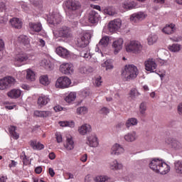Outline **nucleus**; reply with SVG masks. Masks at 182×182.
I'll return each instance as SVG.
<instances>
[{
	"instance_id": "1",
	"label": "nucleus",
	"mask_w": 182,
	"mask_h": 182,
	"mask_svg": "<svg viewBox=\"0 0 182 182\" xmlns=\"http://www.w3.org/2000/svg\"><path fill=\"white\" fill-rule=\"evenodd\" d=\"M149 168L155 173H159V174H167L170 171V166L163 161L154 159L149 163Z\"/></svg>"
},
{
	"instance_id": "2",
	"label": "nucleus",
	"mask_w": 182,
	"mask_h": 182,
	"mask_svg": "<svg viewBox=\"0 0 182 182\" xmlns=\"http://www.w3.org/2000/svg\"><path fill=\"white\" fill-rule=\"evenodd\" d=\"M139 75V70L134 65H126L122 69L121 76L124 82H129L136 79Z\"/></svg>"
},
{
	"instance_id": "3",
	"label": "nucleus",
	"mask_w": 182,
	"mask_h": 182,
	"mask_svg": "<svg viewBox=\"0 0 182 182\" xmlns=\"http://www.w3.org/2000/svg\"><path fill=\"white\" fill-rule=\"evenodd\" d=\"M126 50L127 52L139 55L141 52H143V45L140 41H132L126 45Z\"/></svg>"
},
{
	"instance_id": "4",
	"label": "nucleus",
	"mask_w": 182,
	"mask_h": 182,
	"mask_svg": "<svg viewBox=\"0 0 182 182\" xmlns=\"http://www.w3.org/2000/svg\"><path fill=\"white\" fill-rule=\"evenodd\" d=\"M90 39H92V34L90 33H85L83 36L77 38L75 45L77 48H86L89 45Z\"/></svg>"
},
{
	"instance_id": "5",
	"label": "nucleus",
	"mask_w": 182,
	"mask_h": 182,
	"mask_svg": "<svg viewBox=\"0 0 182 182\" xmlns=\"http://www.w3.org/2000/svg\"><path fill=\"white\" fill-rule=\"evenodd\" d=\"M16 83V80L14 77L7 76L0 80V90L9 89Z\"/></svg>"
},
{
	"instance_id": "6",
	"label": "nucleus",
	"mask_w": 182,
	"mask_h": 182,
	"mask_svg": "<svg viewBox=\"0 0 182 182\" xmlns=\"http://www.w3.org/2000/svg\"><path fill=\"white\" fill-rule=\"evenodd\" d=\"M53 33L55 36L59 38H72V31L70 30V28L66 26L60 28L58 31V33H56V31H54Z\"/></svg>"
},
{
	"instance_id": "7",
	"label": "nucleus",
	"mask_w": 182,
	"mask_h": 182,
	"mask_svg": "<svg viewBox=\"0 0 182 182\" xmlns=\"http://www.w3.org/2000/svg\"><path fill=\"white\" fill-rule=\"evenodd\" d=\"M72 84V81L68 77H60L55 82V87L58 89H66Z\"/></svg>"
},
{
	"instance_id": "8",
	"label": "nucleus",
	"mask_w": 182,
	"mask_h": 182,
	"mask_svg": "<svg viewBox=\"0 0 182 182\" xmlns=\"http://www.w3.org/2000/svg\"><path fill=\"white\" fill-rule=\"evenodd\" d=\"M166 143L169 144L171 149L174 151H180V150H182V143L177 139L169 138L166 140Z\"/></svg>"
},
{
	"instance_id": "9",
	"label": "nucleus",
	"mask_w": 182,
	"mask_h": 182,
	"mask_svg": "<svg viewBox=\"0 0 182 182\" xmlns=\"http://www.w3.org/2000/svg\"><path fill=\"white\" fill-rule=\"evenodd\" d=\"M48 22L50 25H58L62 22V16L58 11H53L48 18Z\"/></svg>"
},
{
	"instance_id": "10",
	"label": "nucleus",
	"mask_w": 182,
	"mask_h": 182,
	"mask_svg": "<svg viewBox=\"0 0 182 182\" xmlns=\"http://www.w3.org/2000/svg\"><path fill=\"white\" fill-rule=\"evenodd\" d=\"M109 45V37L104 36L102 37L98 44H97L95 48V52H100L102 53V50H105L107 46Z\"/></svg>"
},
{
	"instance_id": "11",
	"label": "nucleus",
	"mask_w": 182,
	"mask_h": 182,
	"mask_svg": "<svg viewBox=\"0 0 182 182\" xmlns=\"http://www.w3.org/2000/svg\"><path fill=\"white\" fill-rule=\"evenodd\" d=\"M86 144L90 147H97L99 146V139L95 134H92L86 137Z\"/></svg>"
},
{
	"instance_id": "12",
	"label": "nucleus",
	"mask_w": 182,
	"mask_h": 182,
	"mask_svg": "<svg viewBox=\"0 0 182 182\" xmlns=\"http://www.w3.org/2000/svg\"><path fill=\"white\" fill-rule=\"evenodd\" d=\"M144 65L146 70L148 72L154 73L156 72V69H157V64L156 63V60L153 58H149L145 61Z\"/></svg>"
},
{
	"instance_id": "13",
	"label": "nucleus",
	"mask_w": 182,
	"mask_h": 182,
	"mask_svg": "<svg viewBox=\"0 0 182 182\" xmlns=\"http://www.w3.org/2000/svg\"><path fill=\"white\" fill-rule=\"evenodd\" d=\"M60 72L63 75H72L73 73V65L66 63L60 65Z\"/></svg>"
},
{
	"instance_id": "14",
	"label": "nucleus",
	"mask_w": 182,
	"mask_h": 182,
	"mask_svg": "<svg viewBox=\"0 0 182 182\" xmlns=\"http://www.w3.org/2000/svg\"><path fill=\"white\" fill-rule=\"evenodd\" d=\"M122 26V20L117 18L111 21L108 24V29L109 32H116L118 29H120Z\"/></svg>"
},
{
	"instance_id": "15",
	"label": "nucleus",
	"mask_w": 182,
	"mask_h": 182,
	"mask_svg": "<svg viewBox=\"0 0 182 182\" xmlns=\"http://www.w3.org/2000/svg\"><path fill=\"white\" fill-rule=\"evenodd\" d=\"M147 17V14L144 12H138L134 13L130 16V21L134 22V23H137V22H140V21H143V19H146Z\"/></svg>"
},
{
	"instance_id": "16",
	"label": "nucleus",
	"mask_w": 182,
	"mask_h": 182,
	"mask_svg": "<svg viewBox=\"0 0 182 182\" xmlns=\"http://www.w3.org/2000/svg\"><path fill=\"white\" fill-rule=\"evenodd\" d=\"M65 6L69 11H77L80 8V3L76 0H67Z\"/></svg>"
},
{
	"instance_id": "17",
	"label": "nucleus",
	"mask_w": 182,
	"mask_h": 182,
	"mask_svg": "<svg viewBox=\"0 0 182 182\" xmlns=\"http://www.w3.org/2000/svg\"><path fill=\"white\" fill-rule=\"evenodd\" d=\"M123 38H117L113 41L112 49L114 55H117L123 49Z\"/></svg>"
},
{
	"instance_id": "18",
	"label": "nucleus",
	"mask_w": 182,
	"mask_h": 182,
	"mask_svg": "<svg viewBox=\"0 0 182 182\" xmlns=\"http://www.w3.org/2000/svg\"><path fill=\"white\" fill-rule=\"evenodd\" d=\"M77 132L81 136H86L92 133V126L89 124H84L78 127Z\"/></svg>"
},
{
	"instance_id": "19",
	"label": "nucleus",
	"mask_w": 182,
	"mask_h": 182,
	"mask_svg": "<svg viewBox=\"0 0 182 182\" xmlns=\"http://www.w3.org/2000/svg\"><path fill=\"white\" fill-rule=\"evenodd\" d=\"M88 21L90 23H99V21H100V15L95 11H91L88 15Z\"/></svg>"
},
{
	"instance_id": "20",
	"label": "nucleus",
	"mask_w": 182,
	"mask_h": 182,
	"mask_svg": "<svg viewBox=\"0 0 182 182\" xmlns=\"http://www.w3.org/2000/svg\"><path fill=\"white\" fill-rule=\"evenodd\" d=\"M124 153V148L119 144H115L112 146L111 149V154L112 156H120Z\"/></svg>"
},
{
	"instance_id": "21",
	"label": "nucleus",
	"mask_w": 182,
	"mask_h": 182,
	"mask_svg": "<svg viewBox=\"0 0 182 182\" xmlns=\"http://www.w3.org/2000/svg\"><path fill=\"white\" fill-rule=\"evenodd\" d=\"M55 52L58 56L64 59H69L70 58V52L63 47H58L56 48Z\"/></svg>"
},
{
	"instance_id": "22",
	"label": "nucleus",
	"mask_w": 182,
	"mask_h": 182,
	"mask_svg": "<svg viewBox=\"0 0 182 182\" xmlns=\"http://www.w3.org/2000/svg\"><path fill=\"white\" fill-rule=\"evenodd\" d=\"M28 60V56L25 54H18L14 58V65L16 66H22V62Z\"/></svg>"
},
{
	"instance_id": "23",
	"label": "nucleus",
	"mask_w": 182,
	"mask_h": 182,
	"mask_svg": "<svg viewBox=\"0 0 182 182\" xmlns=\"http://www.w3.org/2000/svg\"><path fill=\"white\" fill-rule=\"evenodd\" d=\"M124 139L127 143H133L137 140V134L136 132L127 133L124 136Z\"/></svg>"
},
{
	"instance_id": "24",
	"label": "nucleus",
	"mask_w": 182,
	"mask_h": 182,
	"mask_svg": "<svg viewBox=\"0 0 182 182\" xmlns=\"http://www.w3.org/2000/svg\"><path fill=\"white\" fill-rule=\"evenodd\" d=\"M10 25L15 29H21L22 28V20L18 18H13L9 21Z\"/></svg>"
},
{
	"instance_id": "25",
	"label": "nucleus",
	"mask_w": 182,
	"mask_h": 182,
	"mask_svg": "<svg viewBox=\"0 0 182 182\" xmlns=\"http://www.w3.org/2000/svg\"><path fill=\"white\" fill-rule=\"evenodd\" d=\"M162 31L166 35H171V33L176 32V25L173 23L168 24L162 29Z\"/></svg>"
},
{
	"instance_id": "26",
	"label": "nucleus",
	"mask_w": 182,
	"mask_h": 182,
	"mask_svg": "<svg viewBox=\"0 0 182 182\" xmlns=\"http://www.w3.org/2000/svg\"><path fill=\"white\" fill-rule=\"evenodd\" d=\"M22 92L20 90L14 89L7 93V95L11 99H18L21 97Z\"/></svg>"
},
{
	"instance_id": "27",
	"label": "nucleus",
	"mask_w": 182,
	"mask_h": 182,
	"mask_svg": "<svg viewBox=\"0 0 182 182\" xmlns=\"http://www.w3.org/2000/svg\"><path fill=\"white\" fill-rule=\"evenodd\" d=\"M174 171L178 176H182V161H176L173 164Z\"/></svg>"
},
{
	"instance_id": "28",
	"label": "nucleus",
	"mask_w": 182,
	"mask_h": 182,
	"mask_svg": "<svg viewBox=\"0 0 182 182\" xmlns=\"http://www.w3.org/2000/svg\"><path fill=\"white\" fill-rule=\"evenodd\" d=\"M64 146L67 150H73L75 149V142L72 136H67L66 144H64Z\"/></svg>"
},
{
	"instance_id": "29",
	"label": "nucleus",
	"mask_w": 182,
	"mask_h": 182,
	"mask_svg": "<svg viewBox=\"0 0 182 182\" xmlns=\"http://www.w3.org/2000/svg\"><path fill=\"white\" fill-rule=\"evenodd\" d=\"M95 182H113V179L106 175H100L95 177L94 179Z\"/></svg>"
},
{
	"instance_id": "30",
	"label": "nucleus",
	"mask_w": 182,
	"mask_h": 182,
	"mask_svg": "<svg viewBox=\"0 0 182 182\" xmlns=\"http://www.w3.org/2000/svg\"><path fill=\"white\" fill-rule=\"evenodd\" d=\"M138 123H139V121H137V119L132 117L127 120L125 123V126L127 129H130V127H133V126H137Z\"/></svg>"
},
{
	"instance_id": "31",
	"label": "nucleus",
	"mask_w": 182,
	"mask_h": 182,
	"mask_svg": "<svg viewBox=\"0 0 182 182\" xmlns=\"http://www.w3.org/2000/svg\"><path fill=\"white\" fill-rule=\"evenodd\" d=\"M40 65L42 68H44V69H46V70H52V69H53V66L52 65L50 61L46 59L41 60Z\"/></svg>"
},
{
	"instance_id": "32",
	"label": "nucleus",
	"mask_w": 182,
	"mask_h": 182,
	"mask_svg": "<svg viewBox=\"0 0 182 182\" xmlns=\"http://www.w3.org/2000/svg\"><path fill=\"white\" fill-rule=\"evenodd\" d=\"M50 100L48 96L42 95L38 99V105H39V106H46Z\"/></svg>"
},
{
	"instance_id": "33",
	"label": "nucleus",
	"mask_w": 182,
	"mask_h": 182,
	"mask_svg": "<svg viewBox=\"0 0 182 182\" xmlns=\"http://www.w3.org/2000/svg\"><path fill=\"white\" fill-rule=\"evenodd\" d=\"M29 27L34 32H41L42 31V24L41 23H29Z\"/></svg>"
},
{
	"instance_id": "34",
	"label": "nucleus",
	"mask_w": 182,
	"mask_h": 182,
	"mask_svg": "<svg viewBox=\"0 0 182 182\" xmlns=\"http://www.w3.org/2000/svg\"><path fill=\"white\" fill-rule=\"evenodd\" d=\"M30 146L33 149V150H42L45 147L43 144L40 142H37L36 141H31Z\"/></svg>"
},
{
	"instance_id": "35",
	"label": "nucleus",
	"mask_w": 182,
	"mask_h": 182,
	"mask_svg": "<svg viewBox=\"0 0 182 182\" xmlns=\"http://www.w3.org/2000/svg\"><path fill=\"white\" fill-rule=\"evenodd\" d=\"M109 168L111 170H120L123 168V165L119 163L117 160H114L110 163Z\"/></svg>"
},
{
	"instance_id": "36",
	"label": "nucleus",
	"mask_w": 182,
	"mask_h": 182,
	"mask_svg": "<svg viewBox=\"0 0 182 182\" xmlns=\"http://www.w3.org/2000/svg\"><path fill=\"white\" fill-rule=\"evenodd\" d=\"M122 7L124 9H133L136 8V2L134 1H124L122 4Z\"/></svg>"
},
{
	"instance_id": "37",
	"label": "nucleus",
	"mask_w": 182,
	"mask_h": 182,
	"mask_svg": "<svg viewBox=\"0 0 182 182\" xmlns=\"http://www.w3.org/2000/svg\"><path fill=\"white\" fill-rule=\"evenodd\" d=\"M140 95V92H139V90H137L136 88H132L129 92V97H131L132 100H134L136 99V97H139Z\"/></svg>"
},
{
	"instance_id": "38",
	"label": "nucleus",
	"mask_w": 182,
	"mask_h": 182,
	"mask_svg": "<svg viewBox=\"0 0 182 182\" xmlns=\"http://www.w3.org/2000/svg\"><path fill=\"white\" fill-rule=\"evenodd\" d=\"M9 133L10 134H11L14 139H16V140H18V139H19V134L16 133V127L11 126L9 127Z\"/></svg>"
},
{
	"instance_id": "39",
	"label": "nucleus",
	"mask_w": 182,
	"mask_h": 182,
	"mask_svg": "<svg viewBox=\"0 0 182 182\" xmlns=\"http://www.w3.org/2000/svg\"><path fill=\"white\" fill-rule=\"evenodd\" d=\"M26 73L27 80H29L30 82H33V80H35V73L32 70L28 69L26 70Z\"/></svg>"
},
{
	"instance_id": "40",
	"label": "nucleus",
	"mask_w": 182,
	"mask_h": 182,
	"mask_svg": "<svg viewBox=\"0 0 182 182\" xmlns=\"http://www.w3.org/2000/svg\"><path fill=\"white\" fill-rule=\"evenodd\" d=\"M40 83L41 85H43V86H48L49 83H50V81H49V77L47 75H41L39 78Z\"/></svg>"
},
{
	"instance_id": "41",
	"label": "nucleus",
	"mask_w": 182,
	"mask_h": 182,
	"mask_svg": "<svg viewBox=\"0 0 182 182\" xmlns=\"http://www.w3.org/2000/svg\"><path fill=\"white\" fill-rule=\"evenodd\" d=\"M159 37L156 34H151L148 37V44L149 45H154L156 42H157Z\"/></svg>"
},
{
	"instance_id": "42",
	"label": "nucleus",
	"mask_w": 182,
	"mask_h": 182,
	"mask_svg": "<svg viewBox=\"0 0 182 182\" xmlns=\"http://www.w3.org/2000/svg\"><path fill=\"white\" fill-rule=\"evenodd\" d=\"M67 103H72L76 100V92H70L65 99Z\"/></svg>"
},
{
	"instance_id": "43",
	"label": "nucleus",
	"mask_w": 182,
	"mask_h": 182,
	"mask_svg": "<svg viewBox=\"0 0 182 182\" xmlns=\"http://www.w3.org/2000/svg\"><path fill=\"white\" fill-rule=\"evenodd\" d=\"M146 110H147V106L146 102H143L139 105V113L141 116H146Z\"/></svg>"
},
{
	"instance_id": "44",
	"label": "nucleus",
	"mask_w": 182,
	"mask_h": 182,
	"mask_svg": "<svg viewBox=\"0 0 182 182\" xmlns=\"http://www.w3.org/2000/svg\"><path fill=\"white\" fill-rule=\"evenodd\" d=\"M18 41L20 43H22V45H29V38H28V36H20L18 37Z\"/></svg>"
},
{
	"instance_id": "45",
	"label": "nucleus",
	"mask_w": 182,
	"mask_h": 182,
	"mask_svg": "<svg viewBox=\"0 0 182 182\" xmlns=\"http://www.w3.org/2000/svg\"><path fill=\"white\" fill-rule=\"evenodd\" d=\"M59 124L62 127H75V122H60Z\"/></svg>"
},
{
	"instance_id": "46",
	"label": "nucleus",
	"mask_w": 182,
	"mask_h": 182,
	"mask_svg": "<svg viewBox=\"0 0 182 182\" xmlns=\"http://www.w3.org/2000/svg\"><path fill=\"white\" fill-rule=\"evenodd\" d=\"M168 49L171 52H178L180 51V49H181V46L179 44H173L172 46H168Z\"/></svg>"
},
{
	"instance_id": "47",
	"label": "nucleus",
	"mask_w": 182,
	"mask_h": 182,
	"mask_svg": "<svg viewBox=\"0 0 182 182\" xmlns=\"http://www.w3.org/2000/svg\"><path fill=\"white\" fill-rule=\"evenodd\" d=\"M102 66L106 68V70H112V69H113V63L110 60H107L104 64H102Z\"/></svg>"
},
{
	"instance_id": "48",
	"label": "nucleus",
	"mask_w": 182,
	"mask_h": 182,
	"mask_svg": "<svg viewBox=\"0 0 182 182\" xmlns=\"http://www.w3.org/2000/svg\"><path fill=\"white\" fill-rule=\"evenodd\" d=\"M77 113L78 114H86L87 113V107H80L77 109Z\"/></svg>"
},
{
	"instance_id": "49",
	"label": "nucleus",
	"mask_w": 182,
	"mask_h": 182,
	"mask_svg": "<svg viewBox=\"0 0 182 182\" xmlns=\"http://www.w3.org/2000/svg\"><path fill=\"white\" fill-rule=\"evenodd\" d=\"M80 56L82 58H85V59H89V58H92V56L90 55V53L89 51H86L85 50L81 51Z\"/></svg>"
},
{
	"instance_id": "50",
	"label": "nucleus",
	"mask_w": 182,
	"mask_h": 182,
	"mask_svg": "<svg viewBox=\"0 0 182 182\" xmlns=\"http://www.w3.org/2000/svg\"><path fill=\"white\" fill-rule=\"evenodd\" d=\"M105 13L110 16H114L116 14V11L113 9L109 7L105 9Z\"/></svg>"
},
{
	"instance_id": "51",
	"label": "nucleus",
	"mask_w": 182,
	"mask_h": 182,
	"mask_svg": "<svg viewBox=\"0 0 182 182\" xmlns=\"http://www.w3.org/2000/svg\"><path fill=\"white\" fill-rule=\"evenodd\" d=\"M109 112L110 110H109V108L105 107L100 110V114H104V116L109 114Z\"/></svg>"
},
{
	"instance_id": "52",
	"label": "nucleus",
	"mask_w": 182,
	"mask_h": 182,
	"mask_svg": "<svg viewBox=\"0 0 182 182\" xmlns=\"http://www.w3.org/2000/svg\"><path fill=\"white\" fill-rule=\"evenodd\" d=\"M33 4L35 6L42 8V0H33Z\"/></svg>"
},
{
	"instance_id": "53",
	"label": "nucleus",
	"mask_w": 182,
	"mask_h": 182,
	"mask_svg": "<svg viewBox=\"0 0 182 182\" xmlns=\"http://www.w3.org/2000/svg\"><path fill=\"white\" fill-rule=\"evenodd\" d=\"M49 116H52L50 111H42L41 117H49Z\"/></svg>"
},
{
	"instance_id": "54",
	"label": "nucleus",
	"mask_w": 182,
	"mask_h": 182,
	"mask_svg": "<svg viewBox=\"0 0 182 182\" xmlns=\"http://www.w3.org/2000/svg\"><path fill=\"white\" fill-rule=\"evenodd\" d=\"M89 95H90V91L87 90H83L81 91V96H82V97H87Z\"/></svg>"
},
{
	"instance_id": "55",
	"label": "nucleus",
	"mask_w": 182,
	"mask_h": 182,
	"mask_svg": "<svg viewBox=\"0 0 182 182\" xmlns=\"http://www.w3.org/2000/svg\"><path fill=\"white\" fill-rule=\"evenodd\" d=\"M55 136L58 143H62V141H63V139L62 138V134H60V133H56Z\"/></svg>"
},
{
	"instance_id": "56",
	"label": "nucleus",
	"mask_w": 182,
	"mask_h": 182,
	"mask_svg": "<svg viewBox=\"0 0 182 182\" xmlns=\"http://www.w3.org/2000/svg\"><path fill=\"white\" fill-rule=\"evenodd\" d=\"M95 84L96 86L99 87L102 85V77L99 76L95 79Z\"/></svg>"
},
{
	"instance_id": "57",
	"label": "nucleus",
	"mask_w": 182,
	"mask_h": 182,
	"mask_svg": "<svg viewBox=\"0 0 182 182\" xmlns=\"http://www.w3.org/2000/svg\"><path fill=\"white\" fill-rule=\"evenodd\" d=\"M65 178L66 180H70L72 178H75V176L73 175V173H69V172H67L65 173Z\"/></svg>"
},
{
	"instance_id": "58",
	"label": "nucleus",
	"mask_w": 182,
	"mask_h": 182,
	"mask_svg": "<svg viewBox=\"0 0 182 182\" xmlns=\"http://www.w3.org/2000/svg\"><path fill=\"white\" fill-rule=\"evenodd\" d=\"M0 9L2 11H6V3L4 1H0Z\"/></svg>"
},
{
	"instance_id": "59",
	"label": "nucleus",
	"mask_w": 182,
	"mask_h": 182,
	"mask_svg": "<svg viewBox=\"0 0 182 182\" xmlns=\"http://www.w3.org/2000/svg\"><path fill=\"white\" fill-rule=\"evenodd\" d=\"M80 161L82 163H86V161H87V154H85L82 155L80 157Z\"/></svg>"
},
{
	"instance_id": "60",
	"label": "nucleus",
	"mask_w": 182,
	"mask_h": 182,
	"mask_svg": "<svg viewBox=\"0 0 182 182\" xmlns=\"http://www.w3.org/2000/svg\"><path fill=\"white\" fill-rule=\"evenodd\" d=\"M0 21L2 23H6V22H8V16L0 17Z\"/></svg>"
},
{
	"instance_id": "61",
	"label": "nucleus",
	"mask_w": 182,
	"mask_h": 182,
	"mask_svg": "<svg viewBox=\"0 0 182 182\" xmlns=\"http://www.w3.org/2000/svg\"><path fill=\"white\" fill-rule=\"evenodd\" d=\"M22 9L24 11V12H29V8L28 7V5L26 4H23L21 5Z\"/></svg>"
},
{
	"instance_id": "62",
	"label": "nucleus",
	"mask_w": 182,
	"mask_h": 182,
	"mask_svg": "<svg viewBox=\"0 0 182 182\" xmlns=\"http://www.w3.org/2000/svg\"><path fill=\"white\" fill-rule=\"evenodd\" d=\"M80 73L86 74V73H87V68H86V67H81L80 68Z\"/></svg>"
},
{
	"instance_id": "63",
	"label": "nucleus",
	"mask_w": 182,
	"mask_h": 182,
	"mask_svg": "<svg viewBox=\"0 0 182 182\" xmlns=\"http://www.w3.org/2000/svg\"><path fill=\"white\" fill-rule=\"evenodd\" d=\"M92 176L90 175H87L85 178V182H92Z\"/></svg>"
},
{
	"instance_id": "64",
	"label": "nucleus",
	"mask_w": 182,
	"mask_h": 182,
	"mask_svg": "<svg viewBox=\"0 0 182 182\" xmlns=\"http://www.w3.org/2000/svg\"><path fill=\"white\" fill-rule=\"evenodd\" d=\"M178 114L182 115V102L180 103L178 106Z\"/></svg>"
}]
</instances>
